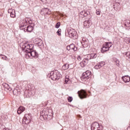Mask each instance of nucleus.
<instances>
[{"instance_id":"nucleus-19","label":"nucleus","mask_w":130,"mask_h":130,"mask_svg":"<svg viewBox=\"0 0 130 130\" xmlns=\"http://www.w3.org/2000/svg\"><path fill=\"white\" fill-rule=\"evenodd\" d=\"M90 58L89 59H92L93 58H96L97 57L98 55L97 53H92L89 55Z\"/></svg>"},{"instance_id":"nucleus-39","label":"nucleus","mask_w":130,"mask_h":130,"mask_svg":"<svg viewBox=\"0 0 130 130\" xmlns=\"http://www.w3.org/2000/svg\"><path fill=\"white\" fill-rule=\"evenodd\" d=\"M81 59H82V57L81 56H78L77 57V59H78V60H81Z\"/></svg>"},{"instance_id":"nucleus-29","label":"nucleus","mask_w":130,"mask_h":130,"mask_svg":"<svg viewBox=\"0 0 130 130\" xmlns=\"http://www.w3.org/2000/svg\"><path fill=\"white\" fill-rule=\"evenodd\" d=\"M57 34L59 36H60L61 35V29H59L57 31Z\"/></svg>"},{"instance_id":"nucleus-25","label":"nucleus","mask_w":130,"mask_h":130,"mask_svg":"<svg viewBox=\"0 0 130 130\" xmlns=\"http://www.w3.org/2000/svg\"><path fill=\"white\" fill-rule=\"evenodd\" d=\"M94 69L95 70H99V69H101V65L99 64H96L94 66Z\"/></svg>"},{"instance_id":"nucleus-15","label":"nucleus","mask_w":130,"mask_h":130,"mask_svg":"<svg viewBox=\"0 0 130 130\" xmlns=\"http://www.w3.org/2000/svg\"><path fill=\"white\" fill-rule=\"evenodd\" d=\"M90 23H91L90 20H85L84 22V27H85V28H89V27H90Z\"/></svg>"},{"instance_id":"nucleus-14","label":"nucleus","mask_w":130,"mask_h":130,"mask_svg":"<svg viewBox=\"0 0 130 130\" xmlns=\"http://www.w3.org/2000/svg\"><path fill=\"white\" fill-rule=\"evenodd\" d=\"M25 111V107L23 106H20L17 110V113L18 114H21L22 112H24Z\"/></svg>"},{"instance_id":"nucleus-2","label":"nucleus","mask_w":130,"mask_h":130,"mask_svg":"<svg viewBox=\"0 0 130 130\" xmlns=\"http://www.w3.org/2000/svg\"><path fill=\"white\" fill-rule=\"evenodd\" d=\"M51 79L53 81H56V80H59L61 78V75L57 71H52L50 73Z\"/></svg>"},{"instance_id":"nucleus-30","label":"nucleus","mask_w":130,"mask_h":130,"mask_svg":"<svg viewBox=\"0 0 130 130\" xmlns=\"http://www.w3.org/2000/svg\"><path fill=\"white\" fill-rule=\"evenodd\" d=\"M99 65L101 66V68H102V67L105 66V62H100Z\"/></svg>"},{"instance_id":"nucleus-18","label":"nucleus","mask_w":130,"mask_h":130,"mask_svg":"<svg viewBox=\"0 0 130 130\" xmlns=\"http://www.w3.org/2000/svg\"><path fill=\"white\" fill-rule=\"evenodd\" d=\"M83 76H85L86 78H89L90 77V75H91V72L89 71H87L83 73Z\"/></svg>"},{"instance_id":"nucleus-34","label":"nucleus","mask_w":130,"mask_h":130,"mask_svg":"<svg viewBox=\"0 0 130 130\" xmlns=\"http://www.w3.org/2000/svg\"><path fill=\"white\" fill-rule=\"evenodd\" d=\"M13 94L14 95H18V91H17V89H14L13 90Z\"/></svg>"},{"instance_id":"nucleus-32","label":"nucleus","mask_w":130,"mask_h":130,"mask_svg":"<svg viewBox=\"0 0 130 130\" xmlns=\"http://www.w3.org/2000/svg\"><path fill=\"white\" fill-rule=\"evenodd\" d=\"M60 26V22H58L56 25H55V28H57V29H58L59 28V26Z\"/></svg>"},{"instance_id":"nucleus-7","label":"nucleus","mask_w":130,"mask_h":130,"mask_svg":"<svg viewBox=\"0 0 130 130\" xmlns=\"http://www.w3.org/2000/svg\"><path fill=\"white\" fill-rule=\"evenodd\" d=\"M50 115H51L48 113V111L44 110L41 113V118L43 117L44 119H47Z\"/></svg>"},{"instance_id":"nucleus-24","label":"nucleus","mask_w":130,"mask_h":130,"mask_svg":"<svg viewBox=\"0 0 130 130\" xmlns=\"http://www.w3.org/2000/svg\"><path fill=\"white\" fill-rule=\"evenodd\" d=\"M107 50H109L104 45L103 47L101 49V52H105V51H107Z\"/></svg>"},{"instance_id":"nucleus-23","label":"nucleus","mask_w":130,"mask_h":130,"mask_svg":"<svg viewBox=\"0 0 130 130\" xmlns=\"http://www.w3.org/2000/svg\"><path fill=\"white\" fill-rule=\"evenodd\" d=\"M81 79L82 81L84 82V81H86L88 78L84 76V74H82V76L81 77Z\"/></svg>"},{"instance_id":"nucleus-35","label":"nucleus","mask_w":130,"mask_h":130,"mask_svg":"<svg viewBox=\"0 0 130 130\" xmlns=\"http://www.w3.org/2000/svg\"><path fill=\"white\" fill-rule=\"evenodd\" d=\"M96 14L98 16H100L101 12L99 10H96Z\"/></svg>"},{"instance_id":"nucleus-36","label":"nucleus","mask_w":130,"mask_h":130,"mask_svg":"<svg viewBox=\"0 0 130 130\" xmlns=\"http://www.w3.org/2000/svg\"><path fill=\"white\" fill-rule=\"evenodd\" d=\"M65 79L70 80V76L69 75H67L65 77Z\"/></svg>"},{"instance_id":"nucleus-17","label":"nucleus","mask_w":130,"mask_h":130,"mask_svg":"<svg viewBox=\"0 0 130 130\" xmlns=\"http://www.w3.org/2000/svg\"><path fill=\"white\" fill-rule=\"evenodd\" d=\"M105 47L107 48V49L109 50V48L112 46V43H105V44L104 45Z\"/></svg>"},{"instance_id":"nucleus-1","label":"nucleus","mask_w":130,"mask_h":130,"mask_svg":"<svg viewBox=\"0 0 130 130\" xmlns=\"http://www.w3.org/2000/svg\"><path fill=\"white\" fill-rule=\"evenodd\" d=\"M34 48V45L31 44H29L28 43H25L22 45V49L23 50H25L26 53H27V55L32 57H38V53L36 52V51L33 50Z\"/></svg>"},{"instance_id":"nucleus-42","label":"nucleus","mask_w":130,"mask_h":130,"mask_svg":"<svg viewBox=\"0 0 130 130\" xmlns=\"http://www.w3.org/2000/svg\"><path fill=\"white\" fill-rule=\"evenodd\" d=\"M4 130H10V129L8 128H5L4 129Z\"/></svg>"},{"instance_id":"nucleus-9","label":"nucleus","mask_w":130,"mask_h":130,"mask_svg":"<svg viewBox=\"0 0 130 130\" xmlns=\"http://www.w3.org/2000/svg\"><path fill=\"white\" fill-rule=\"evenodd\" d=\"M88 62H89V59L85 58L80 63V64L82 68H84L86 67V64H88Z\"/></svg>"},{"instance_id":"nucleus-40","label":"nucleus","mask_w":130,"mask_h":130,"mask_svg":"<svg viewBox=\"0 0 130 130\" xmlns=\"http://www.w3.org/2000/svg\"><path fill=\"white\" fill-rule=\"evenodd\" d=\"M3 59H5V60H8V57H5V58L4 57H2Z\"/></svg>"},{"instance_id":"nucleus-21","label":"nucleus","mask_w":130,"mask_h":130,"mask_svg":"<svg viewBox=\"0 0 130 130\" xmlns=\"http://www.w3.org/2000/svg\"><path fill=\"white\" fill-rule=\"evenodd\" d=\"M33 26L29 25L27 27L26 30L27 32H32V31H33Z\"/></svg>"},{"instance_id":"nucleus-33","label":"nucleus","mask_w":130,"mask_h":130,"mask_svg":"<svg viewBox=\"0 0 130 130\" xmlns=\"http://www.w3.org/2000/svg\"><path fill=\"white\" fill-rule=\"evenodd\" d=\"M126 56H127V57H128V58H130V52H127L125 54Z\"/></svg>"},{"instance_id":"nucleus-37","label":"nucleus","mask_w":130,"mask_h":130,"mask_svg":"<svg viewBox=\"0 0 130 130\" xmlns=\"http://www.w3.org/2000/svg\"><path fill=\"white\" fill-rule=\"evenodd\" d=\"M67 50H71V46H68L67 47Z\"/></svg>"},{"instance_id":"nucleus-20","label":"nucleus","mask_w":130,"mask_h":130,"mask_svg":"<svg viewBox=\"0 0 130 130\" xmlns=\"http://www.w3.org/2000/svg\"><path fill=\"white\" fill-rule=\"evenodd\" d=\"M71 49L74 50V51H77V48L74 44H72L70 45Z\"/></svg>"},{"instance_id":"nucleus-41","label":"nucleus","mask_w":130,"mask_h":130,"mask_svg":"<svg viewBox=\"0 0 130 130\" xmlns=\"http://www.w3.org/2000/svg\"><path fill=\"white\" fill-rule=\"evenodd\" d=\"M84 41H85V39H83L82 41H81V43H84Z\"/></svg>"},{"instance_id":"nucleus-28","label":"nucleus","mask_w":130,"mask_h":130,"mask_svg":"<svg viewBox=\"0 0 130 130\" xmlns=\"http://www.w3.org/2000/svg\"><path fill=\"white\" fill-rule=\"evenodd\" d=\"M68 102H72L73 101V97L68 96Z\"/></svg>"},{"instance_id":"nucleus-4","label":"nucleus","mask_w":130,"mask_h":130,"mask_svg":"<svg viewBox=\"0 0 130 130\" xmlns=\"http://www.w3.org/2000/svg\"><path fill=\"white\" fill-rule=\"evenodd\" d=\"M32 117L30 114H26L23 118L22 122L24 124H29L31 122Z\"/></svg>"},{"instance_id":"nucleus-5","label":"nucleus","mask_w":130,"mask_h":130,"mask_svg":"<svg viewBox=\"0 0 130 130\" xmlns=\"http://www.w3.org/2000/svg\"><path fill=\"white\" fill-rule=\"evenodd\" d=\"M91 130H103V127L99 125V123L95 122L91 125Z\"/></svg>"},{"instance_id":"nucleus-26","label":"nucleus","mask_w":130,"mask_h":130,"mask_svg":"<svg viewBox=\"0 0 130 130\" xmlns=\"http://www.w3.org/2000/svg\"><path fill=\"white\" fill-rule=\"evenodd\" d=\"M124 40L126 42H128V43H130V38L125 37L124 38Z\"/></svg>"},{"instance_id":"nucleus-8","label":"nucleus","mask_w":130,"mask_h":130,"mask_svg":"<svg viewBox=\"0 0 130 130\" xmlns=\"http://www.w3.org/2000/svg\"><path fill=\"white\" fill-rule=\"evenodd\" d=\"M8 13L10 14V17L11 18H16V11L13 9L8 10Z\"/></svg>"},{"instance_id":"nucleus-6","label":"nucleus","mask_w":130,"mask_h":130,"mask_svg":"<svg viewBox=\"0 0 130 130\" xmlns=\"http://www.w3.org/2000/svg\"><path fill=\"white\" fill-rule=\"evenodd\" d=\"M78 96L80 99H84V98H87V93L85 90L81 89L78 92Z\"/></svg>"},{"instance_id":"nucleus-10","label":"nucleus","mask_w":130,"mask_h":130,"mask_svg":"<svg viewBox=\"0 0 130 130\" xmlns=\"http://www.w3.org/2000/svg\"><path fill=\"white\" fill-rule=\"evenodd\" d=\"M35 43L36 44H38L39 46H41V45H43V41L40 38H37L34 40Z\"/></svg>"},{"instance_id":"nucleus-31","label":"nucleus","mask_w":130,"mask_h":130,"mask_svg":"<svg viewBox=\"0 0 130 130\" xmlns=\"http://www.w3.org/2000/svg\"><path fill=\"white\" fill-rule=\"evenodd\" d=\"M115 61L116 62V66H117V67H118V66H119V60H118V59H116L115 60Z\"/></svg>"},{"instance_id":"nucleus-16","label":"nucleus","mask_w":130,"mask_h":130,"mask_svg":"<svg viewBox=\"0 0 130 130\" xmlns=\"http://www.w3.org/2000/svg\"><path fill=\"white\" fill-rule=\"evenodd\" d=\"M3 85L5 89L8 90V91H12V88L10 87V86H9V84L7 83H4Z\"/></svg>"},{"instance_id":"nucleus-3","label":"nucleus","mask_w":130,"mask_h":130,"mask_svg":"<svg viewBox=\"0 0 130 130\" xmlns=\"http://www.w3.org/2000/svg\"><path fill=\"white\" fill-rule=\"evenodd\" d=\"M68 34L70 37V38H73V39H77L78 35H77V31L73 28H68Z\"/></svg>"},{"instance_id":"nucleus-13","label":"nucleus","mask_w":130,"mask_h":130,"mask_svg":"<svg viewBox=\"0 0 130 130\" xmlns=\"http://www.w3.org/2000/svg\"><path fill=\"white\" fill-rule=\"evenodd\" d=\"M80 17L81 18H85V17H87L88 16V13L85 11H81L79 14Z\"/></svg>"},{"instance_id":"nucleus-27","label":"nucleus","mask_w":130,"mask_h":130,"mask_svg":"<svg viewBox=\"0 0 130 130\" xmlns=\"http://www.w3.org/2000/svg\"><path fill=\"white\" fill-rule=\"evenodd\" d=\"M45 10H46V11H47L46 14H47V15H50V13H51V10H49V9H47V8H46Z\"/></svg>"},{"instance_id":"nucleus-12","label":"nucleus","mask_w":130,"mask_h":130,"mask_svg":"<svg viewBox=\"0 0 130 130\" xmlns=\"http://www.w3.org/2000/svg\"><path fill=\"white\" fill-rule=\"evenodd\" d=\"M122 79L124 83H127L130 81V77L127 75L123 76Z\"/></svg>"},{"instance_id":"nucleus-11","label":"nucleus","mask_w":130,"mask_h":130,"mask_svg":"<svg viewBox=\"0 0 130 130\" xmlns=\"http://www.w3.org/2000/svg\"><path fill=\"white\" fill-rule=\"evenodd\" d=\"M26 26H27V21L26 20H23L19 27L20 29H25Z\"/></svg>"},{"instance_id":"nucleus-38","label":"nucleus","mask_w":130,"mask_h":130,"mask_svg":"<svg viewBox=\"0 0 130 130\" xmlns=\"http://www.w3.org/2000/svg\"><path fill=\"white\" fill-rule=\"evenodd\" d=\"M69 81H70V79H65L66 84H68V83H69Z\"/></svg>"},{"instance_id":"nucleus-22","label":"nucleus","mask_w":130,"mask_h":130,"mask_svg":"<svg viewBox=\"0 0 130 130\" xmlns=\"http://www.w3.org/2000/svg\"><path fill=\"white\" fill-rule=\"evenodd\" d=\"M62 70H66L69 69V64H65L62 67Z\"/></svg>"}]
</instances>
